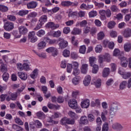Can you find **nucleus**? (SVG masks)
I'll return each instance as SVG.
<instances>
[{
    "label": "nucleus",
    "instance_id": "nucleus-21",
    "mask_svg": "<svg viewBox=\"0 0 131 131\" xmlns=\"http://www.w3.org/2000/svg\"><path fill=\"white\" fill-rule=\"evenodd\" d=\"M110 74V69L108 68H105L102 71L103 77H107Z\"/></svg>",
    "mask_w": 131,
    "mask_h": 131
},
{
    "label": "nucleus",
    "instance_id": "nucleus-15",
    "mask_svg": "<svg viewBox=\"0 0 131 131\" xmlns=\"http://www.w3.org/2000/svg\"><path fill=\"white\" fill-rule=\"evenodd\" d=\"M91 79L92 78L91 77V76H86L83 81L84 85H85V86H88L90 83H91Z\"/></svg>",
    "mask_w": 131,
    "mask_h": 131
},
{
    "label": "nucleus",
    "instance_id": "nucleus-25",
    "mask_svg": "<svg viewBox=\"0 0 131 131\" xmlns=\"http://www.w3.org/2000/svg\"><path fill=\"white\" fill-rule=\"evenodd\" d=\"M107 114L108 111L106 110H103V112L101 113V117L103 121H105L106 120L107 118L106 117V115H107Z\"/></svg>",
    "mask_w": 131,
    "mask_h": 131
},
{
    "label": "nucleus",
    "instance_id": "nucleus-1",
    "mask_svg": "<svg viewBox=\"0 0 131 131\" xmlns=\"http://www.w3.org/2000/svg\"><path fill=\"white\" fill-rule=\"evenodd\" d=\"M120 109V104L117 102H114L112 103L110 108V115H115L118 110Z\"/></svg>",
    "mask_w": 131,
    "mask_h": 131
},
{
    "label": "nucleus",
    "instance_id": "nucleus-4",
    "mask_svg": "<svg viewBox=\"0 0 131 131\" xmlns=\"http://www.w3.org/2000/svg\"><path fill=\"white\" fill-rule=\"evenodd\" d=\"M4 28L6 31H11L14 29V23L7 21L4 24Z\"/></svg>",
    "mask_w": 131,
    "mask_h": 131
},
{
    "label": "nucleus",
    "instance_id": "nucleus-61",
    "mask_svg": "<svg viewBox=\"0 0 131 131\" xmlns=\"http://www.w3.org/2000/svg\"><path fill=\"white\" fill-rule=\"evenodd\" d=\"M12 128L13 129H20V130H23L24 129L21 126L15 124L12 125Z\"/></svg>",
    "mask_w": 131,
    "mask_h": 131
},
{
    "label": "nucleus",
    "instance_id": "nucleus-31",
    "mask_svg": "<svg viewBox=\"0 0 131 131\" xmlns=\"http://www.w3.org/2000/svg\"><path fill=\"white\" fill-rule=\"evenodd\" d=\"M91 67H93L92 73H94V74H97V73H98V71H99V66L97 64H94L93 66H91Z\"/></svg>",
    "mask_w": 131,
    "mask_h": 131
},
{
    "label": "nucleus",
    "instance_id": "nucleus-52",
    "mask_svg": "<svg viewBox=\"0 0 131 131\" xmlns=\"http://www.w3.org/2000/svg\"><path fill=\"white\" fill-rule=\"evenodd\" d=\"M104 57L106 62L108 63L111 62V55H110V54L106 53L104 55Z\"/></svg>",
    "mask_w": 131,
    "mask_h": 131
},
{
    "label": "nucleus",
    "instance_id": "nucleus-13",
    "mask_svg": "<svg viewBox=\"0 0 131 131\" xmlns=\"http://www.w3.org/2000/svg\"><path fill=\"white\" fill-rule=\"evenodd\" d=\"M44 40L48 42L49 45H58V41L56 39H51L49 37L44 38Z\"/></svg>",
    "mask_w": 131,
    "mask_h": 131
},
{
    "label": "nucleus",
    "instance_id": "nucleus-11",
    "mask_svg": "<svg viewBox=\"0 0 131 131\" xmlns=\"http://www.w3.org/2000/svg\"><path fill=\"white\" fill-rule=\"evenodd\" d=\"M120 60H121V65L122 67H126L127 66V59L125 57L120 56L119 57Z\"/></svg>",
    "mask_w": 131,
    "mask_h": 131
},
{
    "label": "nucleus",
    "instance_id": "nucleus-48",
    "mask_svg": "<svg viewBox=\"0 0 131 131\" xmlns=\"http://www.w3.org/2000/svg\"><path fill=\"white\" fill-rule=\"evenodd\" d=\"M106 61L105 59V55H100L99 56L98 62L100 64H103V62Z\"/></svg>",
    "mask_w": 131,
    "mask_h": 131
},
{
    "label": "nucleus",
    "instance_id": "nucleus-46",
    "mask_svg": "<svg viewBox=\"0 0 131 131\" xmlns=\"http://www.w3.org/2000/svg\"><path fill=\"white\" fill-rule=\"evenodd\" d=\"M15 122L18 124V125H23V124H24L23 121L19 118H16L15 119Z\"/></svg>",
    "mask_w": 131,
    "mask_h": 131
},
{
    "label": "nucleus",
    "instance_id": "nucleus-37",
    "mask_svg": "<svg viewBox=\"0 0 131 131\" xmlns=\"http://www.w3.org/2000/svg\"><path fill=\"white\" fill-rule=\"evenodd\" d=\"M104 37L105 34H104V32L103 31H101L97 34V39H98V40H102Z\"/></svg>",
    "mask_w": 131,
    "mask_h": 131
},
{
    "label": "nucleus",
    "instance_id": "nucleus-10",
    "mask_svg": "<svg viewBox=\"0 0 131 131\" xmlns=\"http://www.w3.org/2000/svg\"><path fill=\"white\" fill-rule=\"evenodd\" d=\"M79 124H84V125L89 124V120L88 119V117L85 116H81L80 119Z\"/></svg>",
    "mask_w": 131,
    "mask_h": 131
},
{
    "label": "nucleus",
    "instance_id": "nucleus-40",
    "mask_svg": "<svg viewBox=\"0 0 131 131\" xmlns=\"http://www.w3.org/2000/svg\"><path fill=\"white\" fill-rule=\"evenodd\" d=\"M97 15H98V12L95 10H92L89 13L90 18H94V17H96Z\"/></svg>",
    "mask_w": 131,
    "mask_h": 131
},
{
    "label": "nucleus",
    "instance_id": "nucleus-22",
    "mask_svg": "<svg viewBox=\"0 0 131 131\" xmlns=\"http://www.w3.org/2000/svg\"><path fill=\"white\" fill-rule=\"evenodd\" d=\"M97 63V58L95 56H91L89 57V64L90 66L96 65Z\"/></svg>",
    "mask_w": 131,
    "mask_h": 131
},
{
    "label": "nucleus",
    "instance_id": "nucleus-28",
    "mask_svg": "<svg viewBox=\"0 0 131 131\" xmlns=\"http://www.w3.org/2000/svg\"><path fill=\"white\" fill-rule=\"evenodd\" d=\"M72 33V34H74V35H76L77 34H80V33H81V29H79L78 28H75L73 30Z\"/></svg>",
    "mask_w": 131,
    "mask_h": 131
},
{
    "label": "nucleus",
    "instance_id": "nucleus-29",
    "mask_svg": "<svg viewBox=\"0 0 131 131\" xmlns=\"http://www.w3.org/2000/svg\"><path fill=\"white\" fill-rule=\"evenodd\" d=\"M36 116L40 118V119H45L46 118V115L42 112H38L36 114Z\"/></svg>",
    "mask_w": 131,
    "mask_h": 131
},
{
    "label": "nucleus",
    "instance_id": "nucleus-19",
    "mask_svg": "<svg viewBox=\"0 0 131 131\" xmlns=\"http://www.w3.org/2000/svg\"><path fill=\"white\" fill-rule=\"evenodd\" d=\"M93 81L96 88H100V86H101V83H102V80L101 79L94 78L93 79Z\"/></svg>",
    "mask_w": 131,
    "mask_h": 131
},
{
    "label": "nucleus",
    "instance_id": "nucleus-55",
    "mask_svg": "<svg viewBox=\"0 0 131 131\" xmlns=\"http://www.w3.org/2000/svg\"><path fill=\"white\" fill-rule=\"evenodd\" d=\"M46 32H45V30H40L38 31L37 33V35L39 36V37H41L42 35H45Z\"/></svg>",
    "mask_w": 131,
    "mask_h": 131
},
{
    "label": "nucleus",
    "instance_id": "nucleus-34",
    "mask_svg": "<svg viewBox=\"0 0 131 131\" xmlns=\"http://www.w3.org/2000/svg\"><path fill=\"white\" fill-rule=\"evenodd\" d=\"M0 70L1 72L6 73L8 71V68L5 64L3 63L0 67Z\"/></svg>",
    "mask_w": 131,
    "mask_h": 131
},
{
    "label": "nucleus",
    "instance_id": "nucleus-41",
    "mask_svg": "<svg viewBox=\"0 0 131 131\" xmlns=\"http://www.w3.org/2000/svg\"><path fill=\"white\" fill-rule=\"evenodd\" d=\"M127 84V82L126 81H123L120 84V90H123L126 88V85Z\"/></svg>",
    "mask_w": 131,
    "mask_h": 131
},
{
    "label": "nucleus",
    "instance_id": "nucleus-6",
    "mask_svg": "<svg viewBox=\"0 0 131 131\" xmlns=\"http://www.w3.org/2000/svg\"><path fill=\"white\" fill-rule=\"evenodd\" d=\"M47 53H52L53 57H56L58 55V49L55 47H50L46 49Z\"/></svg>",
    "mask_w": 131,
    "mask_h": 131
},
{
    "label": "nucleus",
    "instance_id": "nucleus-5",
    "mask_svg": "<svg viewBox=\"0 0 131 131\" xmlns=\"http://www.w3.org/2000/svg\"><path fill=\"white\" fill-rule=\"evenodd\" d=\"M58 40L60 41L58 43L60 49H65L67 47H68V41L65 40L63 38H59Z\"/></svg>",
    "mask_w": 131,
    "mask_h": 131
},
{
    "label": "nucleus",
    "instance_id": "nucleus-50",
    "mask_svg": "<svg viewBox=\"0 0 131 131\" xmlns=\"http://www.w3.org/2000/svg\"><path fill=\"white\" fill-rule=\"evenodd\" d=\"M120 55V50L118 49H115L113 52V56L118 57Z\"/></svg>",
    "mask_w": 131,
    "mask_h": 131
},
{
    "label": "nucleus",
    "instance_id": "nucleus-63",
    "mask_svg": "<svg viewBox=\"0 0 131 131\" xmlns=\"http://www.w3.org/2000/svg\"><path fill=\"white\" fill-rule=\"evenodd\" d=\"M97 29L95 27H93L90 30V33L93 36L95 35V33H97Z\"/></svg>",
    "mask_w": 131,
    "mask_h": 131
},
{
    "label": "nucleus",
    "instance_id": "nucleus-39",
    "mask_svg": "<svg viewBox=\"0 0 131 131\" xmlns=\"http://www.w3.org/2000/svg\"><path fill=\"white\" fill-rule=\"evenodd\" d=\"M115 25H116V23H115L114 20L110 21L107 24V26L110 29H112V28H114V27H115Z\"/></svg>",
    "mask_w": 131,
    "mask_h": 131
},
{
    "label": "nucleus",
    "instance_id": "nucleus-57",
    "mask_svg": "<svg viewBox=\"0 0 131 131\" xmlns=\"http://www.w3.org/2000/svg\"><path fill=\"white\" fill-rule=\"evenodd\" d=\"M34 36H35V32L34 31L29 32L28 35V39H30L32 37H34Z\"/></svg>",
    "mask_w": 131,
    "mask_h": 131
},
{
    "label": "nucleus",
    "instance_id": "nucleus-14",
    "mask_svg": "<svg viewBox=\"0 0 131 131\" xmlns=\"http://www.w3.org/2000/svg\"><path fill=\"white\" fill-rule=\"evenodd\" d=\"M90 106V100L86 99L81 102V107L82 108H89Z\"/></svg>",
    "mask_w": 131,
    "mask_h": 131
},
{
    "label": "nucleus",
    "instance_id": "nucleus-62",
    "mask_svg": "<svg viewBox=\"0 0 131 131\" xmlns=\"http://www.w3.org/2000/svg\"><path fill=\"white\" fill-rule=\"evenodd\" d=\"M29 128L31 131H35V125L34 123L31 122L29 124Z\"/></svg>",
    "mask_w": 131,
    "mask_h": 131
},
{
    "label": "nucleus",
    "instance_id": "nucleus-49",
    "mask_svg": "<svg viewBox=\"0 0 131 131\" xmlns=\"http://www.w3.org/2000/svg\"><path fill=\"white\" fill-rule=\"evenodd\" d=\"M61 31L58 30L53 33L52 36H53V37H60V36H61Z\"/></svg>",
    "mask_w": 131,
    "mask_h": 131
},
{
    "label": "nucleus",
    "instance_id": "nucleus-27",
    "mask_svg": "<svg viewBox=\"0 0 131 131\" xmlns=\"http://www.w3.org/2000/svg\"><path fill=\"white\" fill-rule=\"evenodd\" d=\"M80 80V77L77 76L74 78H73L72 80V83L73 84H75V85L78 84L79 83V81Z\"/></svg>",
    "mask_w": 131,
    "mask_h": 131
},
{
    "label": "nucleus",
    "instance_id": "nucleus-3",
    "mask_svg": "<svg viewBox=\"0 0 131 131\" xmlns=\"http://www.w3.org/2000/svg\"><path fill=\"white\" fill-rule=\"evenodd\" d=\"M46 27L52 29V30H55V29L60 27V25L54 24V22L49 21L46 25Z\"/></svg>",
    "mask_w": 131,
    "mask_h": 131
},
{
    "label": "nucleus",
    "instance_id": "nucleus-38",
    "mask_svg": "<svg viewBox=\"0 0 131 131\" xmlns=\"http://www.w3.org/2000/svg\"><path fill=\"white\" fill-rule=\"evenodd\" d=\"M7 11H9V8H8V7L0 4L1 12H2L3 13H6V12H7Z\"/></svg>",
    "mask_w": 131,
    "mask_h": 131
},
{
    "label": "nucleus",
    "instance_id": "nucleus-51",
    "mask_svg": "<svg viewBox=\"0 0 131 131\" xmlns=\"http://www.w3.org/2000/svg\"><path fill=\"white\" fill-rule=\"evenodd\" d=\"M7 19L9 21H16V16L13 15H7Z\"/></svg>",
    "mask_w": 131,
    "mask_h": 131
},
{
    "label": "nucleus",
    "instance_id": "nucleus-17",
    "mask_svg": "<svg viewBox=\"0 0 131 131\" xmlns=\"http://www.w3.org/2000/svg\"><path fill=\"white\" fill-rule=\"evenodd\" d=\"M18 30L20 34H26L27 32H28V29L26 28V27L21 26L18 27Z\"/></svg>",
    "mask_w": 131,
    "mask_h": 131
},
{
    "label": "nucleus",
    "instance_id": "nucleus-47",
    "mask_svg": "<svg viewBox=\"0 0 131 131\" xmlns=\"http://www.w3.org/2000/svg\"><path fill=\"white\" fill-rule=\"evenodd\" d=\"M2 77L3 78V80L4 81H8L9 80V75L8 73H4L2 76Z\"/></svg>",
    "mask_w": 131,
    "mask_h": 131
},
{
    "label": "nucleus",
    "instance_id": "nucleus-7",
    "mask_svg": "<svg viewBox=\"0 0 131 131\" xmlns=\"http://www.w3.org/2000/svg\"><path fill=\"white\" fill-rule=\"evenodd\" d=\"M89 70V64L88 63H82L80 68V71L83 74H86Z\"/></svg>",
    "mask_w": 131,
    "mask_h": 131
},
{
    "label": "nucleus",
    "instance_id": "nucleus-53",
    "mask_svg": "<svg viewBox=\"0 0 131 131\" xmlns=\"http://www.w3.org/2000/svg\"><path fill=\"white\" fill-rule=\"evenodd\" d=\"M131 74L129 72L126 73L124 72V74L122 75V77L124 78V79H127V78H129V77H130Z\"/></svg>",
    "mask_w": 131,
    "mask_h": 131
},
{
    "label": "nucleus",
    "instance_id": "nucleus-26",
    "mask_svg": "<svg viewBox=\"0 0 131 131\" xmlns=\"http://www.w3.org/2000/svg\"><path fill=\"white\" fill-rule=\"evenodd\" d=\"M73 3L70 1H62L61 3V5L62 7H70V6H72Z\"/></svg>",
    "mask_w": 131,
    "mask_h": 131
},
{
    "label": "nucleus",
    "instance_id": "nucleus-42",
    "mask_svg": "<svg viewBox=\"0 0 131 131\" xmlns=\"http://www.w3.org/2000/svg\"><path fill=\"white\" fill-rule=\"evenodd\" d=\"M62 55L63 57H65L66 58L69 57L70 56V51L65 49L62 52Z\"/></svg>",
    "mask_w": 131,
    "mask_h": 131
},
{
    "label": "nucleus",
    "instance_id": "nucleus-12",
    "mask_svg": "<svg viewBox=\"0 0 131 131\" xmlns=\"http://www.w3.org/2000/svg\"><path fill=\"white\" fill-rule=\"evenodd\" d=\"M17 75L22 80H26V79H27V74L24 72H18Z\"/></svg>",
    "mask_w": 131,
    "mask_h": 131
},
{
    "label": "nucleus",
    "instance_id": "nucleus-64",
    "mask_svg": "<svg viewBox=\"0 0 131 131\" xmlns=\"http://www.w3.org/2000/svg\"><path fill=\"white\" fill-rule=\"evenodd\" d=\"M72 74L75 76H76V75H78V74H79V69H78V68H74Z\"/></svg>",
    "mask_w": 131,
    "mask_h": 131
},
{
    "label": "nucleus",
    "instance_id": "nucleus-59",
    "mask_svg": "<svg viewBox=\"0 0 131 131\" xmlns=\"http://www.w3.org/2000/svg\"><path fill=\"white\" fill-rule=\"evenodd\" d=\"M94 23L97 27H101L102 26V22L99 19H95Z\"/></svg>",
    "mask_w": 131,
    "mask_h": 131
},
{
    "label": "nucleus",
    "instance_id": "nucleus-45",
    "mask_svg": "<svg viewBox=\"0 0 131 131\" xmlns=\"http://www.w3.org/2000/svg\"><path fill=\"white\" fill-rule=\"evenodd\" d=\"M71 57L72 59H74V60H76V59L78 58V54L75 52H71Z\"/></svg>",
    "mask_w": 131,
    "mask_h": 131
},
{
    "label": "nucleus",
    "instance_id": "nucleus-35",
    "mask_svg": "<svg viewBox=\"0 0 131 131\" xmlns=\"http://www.w3.org/2000/svg\"><path fill=\"white\" fill-rule=\"evenodd\" d=\"M124 50L125 52H130L131 50V43H127L124 45Z\"/></svg>",
    "mask_w": 131,
    "mask_h": 131
},
{
    "label": "nucleus",
    "instance_id": "nucleus-18",
    "mask_svg": "<svg viewBox=\"0 0 131 131\" xmlns=\"http://www.w3.org/2000/svg\"><path fill=\"white\" fill-rule=\"evenodd\" d=\"M112 127L114 128V129H116L117 130H122L123 127L121 124L116 123L112 125Z\"/></svg>",
    "mask_w": 131,
    "mask_h": 131
},
{
    "label": "nucleus",
    "instance_id": "nucleus-30",
    "mask_svg": "<svg viewBox=\"0 0 131 131\" xmlns=\"http://www.w3.org/2000/svg\"><path fill=\"white\" fill-rule=\"evenodd\" d=\"M47 43L46 42L42 41L38 43V50H42L46 48Z\"/></svg>",
    "mask_w": 131,
    "mask_h": 131
},
{
    "label": "nucleus",
    "instance_id": "nucleus-36",
    "mask_svg": "<svg viewBox=\"0 0 131 131\" xmlns=\"http://www.w3.org/2000/svg\"><path fill=\"white\" fill-rule=\"evenodd\" d=\"M79 52L80 54H85V52H86V47H85V45L81 46Z\"/></svg>",
    "mask_w": 131,
    "mask_h": 131
},
{
    "label": "nucleus",
    "instance_id": "nucleus-44",
    "mask_svg": "<svg viewBox=\"0 0 131 131\" xmlns=\"http://www.w3.org/2000/svg\"><path fill=\"white\" fill-rule=\"evenodd\" d=\"M103 50V47L101 45H97L95 48V52L96 53H101Z\"/></svg>",
    "mask_w": 131,
    "mask_h": 131
},
{
    "label": "nucleus",
    "instance_id": "nucleus-8",
    "mask_svg": "<svg viewBox=\"0 0 131 131\" xmlns=\"http://www.w3.org/2000/svg\"><path fill=\"white\" fill-rule=\"evenodd\" d=\"M69 106L72 109H74L77 107V101L74 99H72L69 101Z\"/></svg>",
    "mask_w": 131,
    "mask_h": 131
},
{
    "label": "nucleus",
    "instance_id": "nucleus-9",
    "mask_svg": "<svg viewBox=\"0 0 131 131\" xmlns=\"http://www.w3.org/2000/svg\"><path fill=\"white\" fill-rule=\"evenodd\" d=\"M38 3L36 1H32L27 4V7L28 9H35Z\"/></svg>",
    "mask_w": 131,
    "mask_h": 131
},
{
    "label": "nucleus",
    "instance_id": "nucleus-33",
    "mask_svg": "<svg viewBox=\"0 0 131 131\" xmlns=\"http://www.w3.org/2000/svg\"><path fill=\"white\" fill-rule=\"evenodd\" d=\"M29 13V11L28 10H20L17 13V15L18 16H21L23 17V16H25V15H27Z\"/></svg>",
    "mask_w": 131,
    "mask_h": 131
},
{
    "label": "nucleus",
    "instance_id": "nucleus-60",
    "mask_svg": "<svg viewBox=\"0 0 131 131\" xmlns=\"http://www.w3.org/2000/svg\"><path fill=\"white\" fill-rule=\"evenodd\" d=\"M88 117L90 122H93V121H95V116H94L93 114L88 115Z\"/></svg>",
    "mask_w": 131,
    "mask_h": 131
},
{
    "label": "nucleus",
    "instance_id": "nucleus-16",
    "mask_svg": "<svg viewBox=\"0 0 131 131\" xmlns=\"http://www.w3.org/2000/svg\"><path fill=\"white\" fill-rule=\"evenodd\" d=\"M88 25V21L86 20H83L81 21H77L76 24V27H85Z\"/></svg>",
    "mask_w": 131,
    "mask_h": 131
},
{
    "label": "nucleus",
    "instance_id": "nucleus-54",
    "mask_svg": "<svg viewBox=\"0 0 131 131\" xmlns=\"http://www.w3.org/2000/svg\"><path fill=\"white\" fill-rule=\"evenodd\" d=\"M72 64L70 63H68L67 66V71L68 73H71V71H72Z\"/></svg>",
    "mask_w": 131,
    "mask_h": 131
},
{
    "label": "nucleus",
    "instance_id": "nucleus-24",
    "mask_svg": "<svg viewBox=\"0 0 131 131\" xmlns=\"http://www.w3.org/2000/svg\"><path fill=\"white\" fill-rule=\"evenodd\" d=\"M123 36L125 37V38H127L128 37H130L131 36V33H130V29H127L125 30L123 33Z\"/></svg>",
    "mask_w": 131,
    "mask_h": 131
},
{
    "label": "nucleus",
    "instance_id": "nucleus-32",
    "mask_svg": "<svg viewBox=\"0 0 131 131\" xmlns=\"http://www.w3.org/2000/svg\"><path fill=\"white\" fill-rule=\"evenodd\" d=\"M47 106L49 109H55V110H57L60 108V106L56 105L50 103L48 104Z\"/></svg>",
    "mask_w": 131,
    "mask_h": 131
},
{
    "label": "nucleus",
    "instance_id": "nucleus-20",
    "mask_svg": "<svg viewBox=\"0 0 131 131\" xmlns=\"http://www.w3.org/2000/svg\"><path fill=\"white\" fill-rule=\"evenodd\" d=\"M38 75V69H35L31 73L30 76L32 79H35Z\"/></svg>",
    "mask_w": 131,
    "mask_h": 131
},
{
    "label": "nucleus",
    "instance_id": "nucleus-56",
    "mask_svg": "<svg viewBox=\"0 0 131 131\" xmlns=\"http://www.w3.org/2000/svg\"><path fill=\"white\" fill-rule=\"evenodd\" d=\"M37 16V12H32L28 15V18H35Z\"/></svg>",
    "mask_w": 131,
    "mask_h": 131
},
{
    "label": "nucleus",
    "instance_id": "nucleus-23",
    "mask_svg": "<svg viewBox=\"0 0 131 131\" xmlns=\"http://www.w3.org/2000/svg\"><path fill=\"white\" fill-rule=\"evenodd\" d=\"M47 21H48V16H47V15H42L39 18V22L43 24V25Z\"/></svg>",
    "mask_w": 131,
    "mask_h": 131
},
{
    "label": "nucleus",
    "instance_id": "nucleus-2",
    "mask_svg": "<svg viewBox=\"0 0 131 131\" xmlns=\"http://www.w3.org/2000/svg\"><path fill=\"white\" fill-rule=\"evenodd\" d=\"M99 13L100 15V18L101 20H106L107 18H110L112 15L110 9H107L106 10H101L99 11Z\"/></svg>",
    "mask_w": 131,
    "mask_h": 131
},
{
    "label": "nucleus",
    "instance_id": "nucleus-58",
    "mask_svg": "<svg viewBox=\"0 0 131 131\" xmlns=\"http://www.w3.org/2000/svg\"><path fill=\"white\" fill-rule=\"evenodd\" d=\"M108 130H109V127L108 126V124L107 123H105L102 126V131Z\"/></svg>",
    "mask_w": 131,
    "mask_h": 131
},
{
    "label": "nucleus",
    "instance_id": "nucleus-43",
    "mask_svg": "<svg viewBox=\"0 0 131 131\" xmlns=\"http://www.w3.org/2000/svg\"><path fill=\"white\" fill-rule=\"evenodd\" d=\"M68 115L70 117H72V118H76V119H77V118H78V117L76 116V114L71 111L69 112Z\"/></svg>",
    "mask_w": 131,
    "mask_h": 131
}]
</instances>
